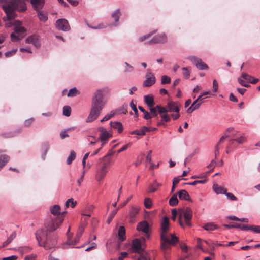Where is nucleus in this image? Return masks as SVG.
I'll return each instance as SVG.
<instances>
[{
	"label": "nucleus",
	"instance_id": "1",
	"mask_svg": "<svg viewBox=\"0 0 260 260\" xmlns=\"http://www.w3.org/2000/svg\"><path fill=\"white\" fill-rule=\"evenodd\" d=\"M63 215L55 220H50L46 226V230H38L36 234V239L39 246L43 247L45 249H50L56 244V236L52 232L55 231L63 222Z\"/></svg>",
	"mask_w": 260,
	"mask_h": 260
},
{
	"label": "nucleus",
	"instance_id": "2",
	"mask_svg": "<svg viewBox=\"0 0 260 260\" xmlns=\"http://www.w3.org/2000/svg\"><path fill=\"white\" fill-rule=\"evenodd\" d=\"M108 90L107 88H103L96 90L92 100L91 110L89 115L86 120V122H91L97 119L107 103L103 97L104 93Z\"/></svg>",
	"mask_w": 260,
	"mask_h": 260
},
{
	"label": "nucleus",
	"instance_id": "3",
	"mask_svg": "<svg viewBox=\"0 0 260 260\" xmlns=\"http://www.w3.org/2000/svg\"><path fill=\"white\" fill-rule=\"evenodd\" d=\"M169 230V221L165 217L161 223L160 240L161 249L167 250L172 245H174L178 242V238L173 234L168 233Z\"/></svg>",
	"mask_w": 260,
	"mask_h": 260
},
{
	"label": "nucleus",
	"instance_id": "4",
	"mask_svg": "<svg viewBox=\"0 0 260 260\" xmlns=\"http://www.w3.org/2000/svg\"><path fill=\"white\" fill-rule=\"evenodd\" d=\"M178 222L182 228H184L186 226H191L192 213L190 208H180L178 209Z\"/></svg>",
	"mask_w": 260,
	"mask_h": 260
},
{
	"label": "nucleus",
	"instance_id": "5",
	"mask_svg": "<svg viewBox=\"0 0 260 260\" xmlns=\"http://www.w3.org/2000/svg\"><path fill=\"white\" fill-rule=\"evenodd\" d=\"M239 135V134H237L236 132L234 131L232 128H229L226 129L225 133L222 137L220 139L218 143L217 144L215 147V158H217V156L219 153V149H220V144L223 142L224 140H225L226 138L229 137H236Z\"/></svg>",
	"mask_w": 260,
	"mask_h": 260
},
{
	"label": "nucleus",
	"instance_id": "6",
	"mask_svg": "<svg viewBox=\"0 0 260 260\" xmlns=\"http://www.w3.org/2000/svg\"><path fill=\"white\" fill-rule=\"evenodd\" d=\"M180 106V104L178 102L169 101L167 103L166 107H165V110H166V113H177L179 112V107Z\"/></svg>",
	"mask_w": 260,
	"mask_h": 260
},
{
	"label": "nucleus",
	"instance_id": "7",
	"mask_svg": "<svg viewBox=\"0 0 260 260\" xmlns=\"http://www.w3.org/2000/svg\"><path fill=\"white\" fill-rule=\"evenodd\" d=\"M145 241L144 239H135L133 241L131 250L134 252H138L141 253L143 250L144 249L142 246V243Z\"/></svg>",
	"mask_w": 260,
	"mask_h": 260
},
{
	"label": "nucleus",
	"instance_id": "8",
	"mask_svg": "<svg viewBox=\"0 0 260 260\" xmlns=\"http://www.w3.org/2000/svg\"><path fill=\"white\" fill-rule=\"evenodd\" d=\"M146 79L143 83V86L144 87H149L153 85L155 83V77L153 74H152L149 69L147 70V72L145 76Z\"/></svg>",
	"mask_w": 260,
	"mask_h": 260
},
{
	"label": "nucleus",
	"instance_id": "9",
	"mask_svg": "<svg viewBox=\"0 0 260 260\" xmlns=\"http://www.w3.org/2000/svg\"><path fill=\"white\" fill-rule=\"evenodd\" d=\"M98 129L101 132L98 140H100L102 142L101 146H103L108 142L109 139L111 136V135L103 127H99Z\"/></svg>",
	"mask_w": 260,
	"mask_h": 260
},
{
	"label": "nucleus",
	"instance_id": "10",
	"mask_svg": "<svg viewBox=\"0 0 260 260\" xmlns=\"http://www.w3.org/2000/svg\"><path fill=\"white\" fill-rule=\"evenodd\" d=\"M150 110V116L152 118L157 117L158 114H162V113H166L165 107L159 105H157L155 107L152 106L149 107Z\"/></svg>",
	"mask_w": 260,
	"mask_h": 260
},
{
	"label": "nucleus",
	"instance_id": "11",
	"mask_svg": "<svg viewBox=\"0 0 260 260\" xmlns=\"http://www.w3.org/2000/svg\"><path fill=\"white\" fill-rule=\"evenodd\" d=\"M189 59L199 70H203L208 68V66L204 63L200 58L195 56H190Z\"/></svg>",
	"mask_w": 260,
	"mask_h": 260
},
{
	"label": "nucleus",
	"instance_id": "12",
	"mask_svg": "<svg viewBox=\"0 0 260 260\" xmlns=\"http://www.w3.org/2000/svg\"><path fill=\"white\" fill-rule=\"evenodd\" d=\"M56 27L59 30L67 31L70 29L68 21L64 19H58L56 22Z\"/></svg>",
	"mask_w": 260,
	"mask_h": 260
},
{
	"label": "nucleus",
	"instance_id": "13",
	"mask_svg": "<svg viewBox=\"0 0 260 260\" xmlns=\"http://www.w3.org/2000/svg\"><path fill=\"white\" fill-rule=\"evenodd\" d=\"M25 42L28 44H31L36 47L39 48L40 46L39 37L36 35H33L26 38Z\"/></svg>",
	"mask_w": 260,
	"mask_h": 260
},
{
	"label": "nucleus",
	"instance_id": "14",
	"mask_svg": "<svg viewBox=\"0 0 260 260\" xmlns=\"http://www.w3.org/2000/svg\"><path fill=\"white\" fill-rule=\"evenodd\" d=\"M167 41V37L164 33L159 34L153 37L150 42L152 43H165Z\"/></svg>",
	"mask_w": 260,
	"mask_h": 260
},
{
	"label": "nucleus",
	"instance_id": "15",
	"mask_svg": "<svg viewBox=\"0 0 260 260\" xmlns=\"http://www.w3.org/2000/svg\"><path fill=\"white\" fill-rule=\"evenodd\" d=\"M107 172V170H106L98 166L95 173L96 180L99 182L103 180V179L105 177Z\"/></svg>",
	"mask_w": 260,
	"mask_h": 260
},
{
	"label": "nucleus",
	"instance_id": "16",
	"mask_svg": "<svg viewBox=\"0 0 260 260\" xmlns=\"http://www.w3.org/2000/svg\"><path fill=\"white\" fill-rule=\"evenodd\" d=\"M137 230L138 231H142L144 233H145L147 237H149L148 232H149V225L148 223L146 221H143L138 223L137 226Z\"/></svg>",
	"mask_w": 260,
	"mask_h": 260
},
{
	"label": "nucleus",
	"instance_id": "17",
	"mask_svg": "<svg viewBox=\"0 0 260 260\" xmlns=\"http://www.w3.org/2000/svg\"><path fill=\"white\" fill-rule=\"evenodd\" d=\"M14 30L18 34L24 33L26 29L22 26L21 22L19 20H15L13 23Z\"/></svg>",
	"mask_w": 260,
	"mask_h": 260
},
{
	"label": "nucleus",
	"instance_id": "18",
	"mask_svg": "<svg viewBox=\"0 0 260 260\" xmlns=\"http://www.w3.org/2000/svg\"><path fill=\"white\" fill-rule=\"evenodd\" d=\"M99 161L100 164L99 166L108 172V170L112 164V160L107 159L106 157H102L99 159Z\"/></svg>",
	"mask_w": 260,
	"mask_h": 260
},
{
	"label": "nucleus",
	"instance_id": "19",
	"mask_svg": "<svg viewBox=\"0 0 260 260\" xmlns=\"http://www.w3.org/2000/svg\"><path fill=\"white\" fill-rule=\"evenodd\" d=\"M30 2L36 11L41 10L45 4V0H30Z\"/></svg>",
	"mask_w": 260,
	"mask_h": 260
},
{
	"label": "nucleus",
	"instance_id": "20",
	"mask_svg": "<svg viewBox=\"0 0 260 260\" xmlns=\"http://www.w3.org/2000/svg\"><path fill=\"white\" fill-rule=\"evenodd\" d=\"M50 210L52 214L54 215H58V217H60L62 215H63V217H64V215L66 214V212H63L62 213H61L60 207L58 205H54L52 206H51Z\"/></svg>",
	"mask_w": 260,
	"mask_h": 260
},
{
	"label": "nucleus",
	"instance_id": "21",
	"mask_svg": "<svg viewBox=\"0 0 260 260\" xmlns=\"http://www.w3.org/2000/svg\"><path fill=\"white\" fill-rule=\"evenodd\" d=\"M110 126L116 129L118 133H121L123 129L122 123L118 121L111 122Z\"/></svg>",
	"mask_w": 260,
	"mask_h": 260
},
{
	"label": "nucleus",
	"instance_id": "22",
	"mask_svg": "<svg viewBox=\"0 0 260 260\" xmlns=\"http://www.w3.org/2000/svg\"><path fill=\"white\" fill-rule=\"evenodd\" d=\"M37 13V16L40 21L45 22L48 19L47 14L43 11L41 10H36Z\"/></svg>",
	"mask_w": 260,
	"mask_h": 260
},
{
	"label": "nucleus",
	"instance_id": "23",
	"mask_svg": "<svg viewBox=\"0 0 260 260\" xmlns=\"http://www.w3.org/2000/svg\"><path fill=\"white\" fill-rule=\"evenodd\" d=\"M178 194L179 198L181 200L191 201L188 193L185 190H181L178 192Z\"/></svg>",
	"mask_w": 260,
	"mask_h": 260
},
{
	"label": "nucleus",
	"instance_id": "24",
	"mask_svg": "<svg viewBox=\"0 0 260 260\" xmlns=\"http://www.w3.org/2000/svg\"><path fill=\"white\" fill-rule=\"evenodd\" d=\"M144 102L150 107L154 105L155 102L153 97L152 95H147L144 97Z\"/></svg>",
	"mask_w": 260,
	"mask_h": 260
},
{
	"label": "nucleus",
	"instance_id": "25",
	"mask_svg": "<svg viewBox=\"0 0 260 260\" xmlns=\"http://www.w3.org/2000/svg\"><path fill=\"white\" fill-rule=\"evenodd\" d=\"M213 189L217 194H225L227 191L226 189L222 186H218L217 184H214L213 186Z\"/></svg>",
	"mask_w": 260,
	"mask_h": 260
},
{
	"label": "nucleus",
	"instance_id": "26",
	"mask_svg": "<svg viewBox=\"0 0 260 260\" xmlns=\"http://www.w3.org/2000/svg\"><path fill=\"white\" fill-rule=\"evenodd\" d=\"M203 228L207 231H213L218 228L217 225L212 222L205 224Z\"/></svg>",
	"mask_w": 260,
	"mask_h": 260
},
{
	"label": "nucleus",
	"instance_id": "27",
	"mask_svg": "<svg viewBox=\"0 0 260 260\" xmlns=\"http://www.w3.org/2000/svg\"><path fill=\"white\" fill-rule=\"evenodd\" d=\"M118 236L121 241H123L126 239L125 230L123 226H120L118 232Z\"/></svg>",
	"mask_w": 260,
	"mask_h": 260
},
{
	"label": "nucleus",
	"instance_id": "28",
	"mask_svg": "<svg viewBox=\"0 0 260 260\" xmlns=\"http://www.w3.org/2000/svg\"><path fill=\"white\" fill-rule=\"evenodd\" d=\"M116 113H117V111L116 110H112V111H111L109 113L106 114L103 118V119L101 120V122H105V121H106L108 120L109 119H110V118H111L112 117L114 116L116 114Z\"/></svg>",
	"mask_w": 260,
	"mask_h": 260
},
{
	"label": "nucleus",
	"instance_id": "29",
	"mask_svg": "<svg viewBox=\"0 0 260 260\" xmlns=\"http://www.w3.org/2000/svg\"><path fill=\"white\" fill-rule=\"evenodd\" d=\"M154 34V32L150 33L147 35H144L142 37H141L139 38V41L140 42H144L145 43H152V42H150V40H148L151 36Z\"/></svg>",
	"mask_w": 260,
	"mask_h": 260
},
{
	"label": "nucleus",
	"instance_id": "30",
	"mask_svg": "<svg viewBox=\"0 0 260 260\" xmlns=\"http://www.w3.org/2000/svg\"><path fill=\"white\" fill-rule=\"evenodd\" d=\"M160 184L155 181L153 184L149 185L148 187V192H155L157 188L160 186Z\"/></svg>",
	"mask_w": 260,
	"mask_h": 260
},
{
	"label": "nucleus",
	"instance_id": "31",
	"mask_svg": "<svg viewBox=\"0 0 260 260\" xmlns=\"http://www.w3.org/2000/svg\"><path fill=\"white\" fill-rule=\"evenodd\" d=\"M10 157L7 155L0 156V169L9 160Z\"/></svg>",
	"mask_w": 260,
	"mask_h": 260
},
{
	"label": "nucleus",
	"instance_id": "32",
	"mask_svg": "<svg viewBox=\"0 0 260 260\" xmlns=\"http://www.w3.org/2000/svg\"><path fill=\"white\" fill-rule=\"evenodd\" d=\"M201 105V102L198 103V104H195L193 102L191 106L187 110V112L188 113H191L194 110L198 109Z\"/></svg>",
	"mask_w": 260,
	"mask_h": 260
},
{
	"label": "nucleus",
	"instance_id": "33",
	"mask_svg": "<svg viewBox=\"0 0 260 260\" xmlns=\"http://www.w3.org/2000/svg\"><path fill=\"white\" fill-rule=\"evenodd\" d=\"M16 233L15 232H13L10 236L8 238L7 240L5 241L3 244V246L5 247L10 244L12 240L16 237Z\"/></svg>",
	"mask_w": 260,
	"mask_h": 260
},
{
	"label": "nucleus",
	"instance_id": "34",
	"mask_svg": "<svg viewBox=\"0 0 260 260\" xmlns=\"http://www.w3.org/2000/svg\"><path fill=\"white\" fill-rule=\"evenodd\" d=\"M183 76L185 79H188L190 77L191 69L189 67H183L182 68Z\"/></svg>",
	"mask_w": 260,
	"mask_h": 260
},
{
	"label": "nucleus",
	"instance_id": "35",
	"mask_svg": "<svg viewBox=\"0 0 260 260\" xmlns=\"http://www.w3.org/2000/svg\"><path fill=\"white\" fill-rule=\"evenodd\" d=\"M238 137H239L237 138L234 139L232 141V143H233L234 141H235L238 143L239 144H242L245 141L246 138L243 134H239V135Z\"/></svg>",
	"mask_w": 260,
	"mask_h": 260
},
{
	"label": "nucleus",
	"instance_id": "36",
	"mask_svg": "<svg viewBox=\"0 0 260 260\" xmlns=\"http://www.w3.org/2000/svg\"><path fill=\"white\" fill-rule=\"evenodd\" d=\"M139 213V209L135 207L132 206L131 209V211L129 214V217L133 219L136 217V216Z\"/></svg>",
	"mask_w": 260,
	"mask_h": 260
},
{
	"label": "nucleus",
	"instance_id": "37",
	"mask_svg": "<svg viewBox=\"0 0 260 260\" xmlns=\"http://www.w3.org/2000/svg\"><path fill=\"white\" fill-rule=\"evenodd\" d=\"M76 156V153L74 151H71L69 156L67 159V164L70 165L75 159Z\"/></svg>",
	"mask_w": 260,
	"mask_h": 260
},
{
	"label": "nucleus",
	"instance_id": "38",
	"mask_svg": "<svg viewBox=\"0 0 260 260\" xmlns=\"http://www.w3.org/2000/svg\"><path fill=\"white\" fill-rule=\"evenodd\" d=\"M178 203V200L177 197V194H174L173 196L170 198L169 200V204L172 206H174L176 205Z\"/></svg>",
	"mask_w": 260,
	"mask_h": 260
},
{
	"label": "nucleus",
	"instance_id": "39",
	"mask_svg": "<svg viewBox=\"0 0 260 260\" xmlns=\"http://www.w3.org/2000/svg\"><path fill=\"white\" fill-rule=\"evenodd\" d=\"M76 204L77 202L74 201L73 198H70L67 200V201L66 202L65 206L66 207H69L70 206L71 207L73 208Z\"/></svg>",
	"mask_w": 260,
	"mask_h": 260
},
{
	"label": "nucleus",
	"instance_id": "40",
	"mask_svg": "<svg viewBox=\"0 0 260 260\" xmlns=\"http://www.w3.org/2000/svg\"><path fill=\"white\" fill-rule=\"evenodd\" d=\"M149 129L146 126H142L140 129L136 130L137 132V135L138 136H143L145 135L147 131H149Z\"/></svg>",
	"mask_w": 260,
	"mask_h": 260
},
{
	"label": "nucleus",
	"instance_id": "41",
	"mask_svg": "<svg viewBox=\"0 0 260 260\" xmlns=\"http://www.w3.org/2000/svg\"><path fill=\"white\" fill-rule=\"evenodd\" d=\"M71 109L69 106H65L63 108V114L67 117H69L71 115Z\"/></svg>",
	"mask_w": 260,
	"mask_h": 260
},
{
	"label": "nucleus",
	"instance_id": "42",
	"mask_svg": "<svg viewBox=\"0 0 260 260\" xmlns=\"http://www.w3.org/2000/svg\"><path fill=\"white\" fill-rule=\"evenodd\" d=\"M120 14H121L119 9L116 10L112 14V17L114 19L116 22L118 21Z\"/></svg>",
	"mask_w": 260,
	"mask_h": 260
},
{
	"label": "nucleus",
	"instance_id": "43",
	"mask_svg": "<svg viewBox=\"0 0 260 260\" xmlns=\"http://www.w3.org/2000/svg\"><path fill=\"white\" fill-rule=\"evenodd\" d=\"M79 94V91L77 90L76 88H73L71 89L68 93V96L69 97H73L76 96V95Z\"/></svg>",
	"mask_w": 260,
	"mask_h": 260
},
{
	"label": "nucleus",
	"instance_id": "44",
	"mask_svg": "<svg viewBox=\"0 0 260 260\" xmlns=\"http://www.w3.org/2000/svg\"><path fill=\"white\" fill-rule=\"evenodd\" d=\"M160 117L165 122H169L171 120L170 116L167 113H162L160 114Z\"/></svg>",
	"mask_w": 260,
	"mask_h": 260
},
{
	"label": "nucleus",
	"instance_id": "45",
	"mask_svg": "<svg viewBox=\"0 0 260 260\" xmlns=\"http://www.w3.org/2000/svg\"><path fill=\"white\" fill-rule=\"evenodd\" d=\"M144 206L145 208L150 209L152 206L151 200L150 198H146L144 200Z\"/></svg>",
	"mask_w": 260,
	"mask_h": 260
},
{
	"label": "nucleus",
	"instance_id": "46",
	"mask_svg": "<svg viewBox=\"0 0 260 260\" xmlns=\"http://www.w3.org/2000/svg\"><path fill=\"white\" fill-rule=\"evenodd\" d=\"M171 82V79L170 77L166 75H163L161 77V83L162 84H168Z\"/></svg>",
	"mask_w": 260,
	"mask_h": 260
},
{
	"label": "nucleus",
	"instance_id": "47",
	"mask_svg": "<svg viewBox=\"0 0 260 260\" xmlns=\"http://www.w3.org/2000/svg\"><path fill=\"white\" fill-rule=\"evenodd\" d=\"M224 194L226 196L227 198L230 200L236 201L237 200V198L235 196H234L233 194L231 193L227 192V191H226Z\"/></svg>",
	"mask_w": 260,
	"mask_h": 260
},
{
	"label": "nucleus",
	"instance_id": "48",
	"mask_svg": "<svg viewBox=\"0 0 260 260\" xmlns=\"http://www.w3.org/2000/svg\"><path fill=\"white\" fill-rule=\"evenodd\" d=\"M84 231V226L80 225L78 230L76 234V236L81 238Z\"/></svg>",
	"mask_w": 260,
	"mask_h": 260
},
{
	"label": "nucleus",
	"instance_id": "49",
	"mask_svg": "<svg viewBox=\"0 0 260 260\" xmlns=\"http://www.w3.org/2000/svg\"><path fill=\"white\" fill-rule=\"evenodd\" d=\"M250 230L256 233H260V226L250 225Z\"/></svg>",
	"mask_w": 260,
	"mask_h": 260
},
{
	"label": "nucleus",
	"instance_id": "50",
	"mask_svg": "<svg viewBox=\"0 0 260 260\" xmlns=\"http://www.w3.org/2000/svg\"><path fill=\"white\" fill-rule=\"evenodd\" d=\"M241 77L243 79L246 80V81H248L249 83L251 82V79H252V76L249 75L248 74H247L246 73H242Z\"/></svg>",
	"mask_w": 260,
	"mask_h": 260
},
{
	"label": "nucleus",
	"instance_id": "51",
	"mask_svg": "<svg viewBox=\"0 0 260 260\" xmlns=\"http://www.w3.org/2000/svg\"><path fill=\"white\" fill-rule=\"evenodd\" d=\"M125 64L126 66V67H125V68L124 69V72H131L133 71L134 67L132 66L129 64L127 62H125Z\"/></svg>",
	"mask_w": 260,
	"mask_h": 260
},
{
	"label": "nucleus",
	"instance_id": "52",
	"mask_svg": "<svg viewBox=\"0 0 260 260\" xmlns=\"http://www.w3.org/2000/svg\"><path fill=\"white\" fill-rule=\"evenodd\" d=\"M130 106H131V108L133 109V110L134 111V112L136 115V116H138V111L137 109L136 105L134 103L133 101H132L130 103Z\"/></svg>",
	"mask_w": 260,
	"mask_h": 260
},
{
	"label": "nucleus",
	"instance_id": "53",
	"mask_svg": "<svg viewBox=\"0 0 260 260\" xmlns=\"http://www.w3.org/2000/svg\"><path fill=\"white\" fill-rule=\"evenodd\" d=\"M206 182V180H196L191 182L186 183V184L189 185H195L198 183H205Z\"/></svg>",
	"mask_w": 260,
	"mask_h": 260
},
{
	"label": "nucleus",
	"instance_id": "54",
	"mask_svg": "<svg viewBox=\"0 0 260 260\" xmlns=\"http://www.w3.org/2000/svg\"><path fill=\"white\" fill-rule=\"evenodd\" d=\"M178 210H177L176 209H173L172 210V219L173 220L175 221L176 220L177 215L178 216Z\"/></svg>",
	"mask_w": 260,
	"mask_h": 260
},
{
	"label": "nucleus",
	"instance_id": "55",
	"mask_svg": "<svg viewBox=\"0 0 260 260\" xmlns=\"http://www.w3.org/2000/svg\"><path fill=\"white\" fill-rule=\"evenodd\" d=\"M223 226L227 228H238L240 227V224L239 223H233L232 224H223Z\"/></svg>",
	"mask_w": 260,
	"mask_h": 260
},
{
	"label": "nucleus",
	"instance_id": "56",
	"mask_svg": "<svg viewBox=\"0 0 260 260\" xmlns=\"http://www.w3.org/2000/svg\"><path fill=\"white\" fill-rule=\"evenodd\" d=\"M213 91L214 92H216L218 90V84L215 79L213 81Z\"/></svg>",
	"mask_w": 260,
	"mask_h": 260
},
{
	"label": "nucleus",
	"instance_id": "57",
	"mask_svg": "<svg viewBox=\"0 0 260 260\" xmlns=\"http://www.w3.org/2000/svg\"><path fill=\"white\" fill-rule=\"evenodd\" d=\"M85 170H83V171L81 174V176H80V178H79L77 180V183L79 185H81V183L82 182V181L83 180V178H84V176L85 175Z\"/></svg>",
	"mask_w": 260,
	"mask_h": 260
},
{
	"label": "nucleus",
	"instance_id": "58",
	"mask_svg": "<svg viewBox=\"0 0 260 260\" xmlns=\"http://www.w3.org/2000/svg\"><path fill=\"white\" fill-rule=\"evenodd\" d=\"M17 51V49H13L11 51H7L6 52H5V55L6 56V57H10L12 55H13V54H14L15 53V52H16Z\"/></svg>",
	"mask_w": 260,
	"mask_h": 260
},
{
	"label": "nucleus",
	"instance_id": "59",
	"mask_svg": "<svg viewBox=\"0 0 260 260\" xmlns=\"http://www.w3.org/2000/svg\"><path fill=\"white\" fill-rule=\"evenodd\" d=\"M238 81L242 86H243L246 87H248L249 86V85L248 84L246 83L241 78H239L238 79Z\"/></svg>",
	"mask_w": 260,
	"mask_h": 260
},
{
	"label": "nucleus",
	"instance_id": "60",
	"mask_svg": "<svg viewBox=\"0 0 260 260\" xmlns=\"http://www.w3.org/2000/svg\"><path fill=\"white\" fill-rule=\"evenodd\" d=\"M114 153V152L112 150H111L103 157H106V159H111L110 158V157L112 156L113 155Z\"/></svg>",
	"mask_w": 260,
	"mask_h": 260
},
{
	"label": "nucleus",
	"instance_id": "61",
	"mask_svg": "<svg viewBox=\"0 0 260 260\" xmlns=\"http://www.w3.org/2000/svg\"><path fill=\"white\" fill-rule=\"evenodd\" d=\"M216 165V162L215 160H212L207 167L210 170H213L215 168Z\"/></svg>",
	"mask_w": 260,
	"mask_h": 260
},
{
	"label": "nucleus",
	"instance_id": "62",
	"mask_svg": "<svg viewBox=\"0 0 260 260\" xmlns=\"http://www.w3.org/2000/svg\"><path fill=\"white\" fill-rule=\"evenodd\" d=\"M10 37L11 38V40L13 42H16L20 40V38L13 33L11 34Z\"/></svg>",
	"mask_w": 260,
	"mask_h": 260
},
{
	"label": "nucleus",
	"instance_id": "63",
	"mask_svg": "<svg viewBox=\"0 0 260 260\" xmlns=\"http://www.w3.org/2000/svg\"><path fill=\"white\" fill-rule=\"evenodd\" d=\"M36 257L35 254H30L25 257V260H35Z\"/></svg>",
	"mask_w": 260,
	"mask_h": 260
},
{
	"label": "nucleus",
	"instance_id": "64",
	"mask_svg": "<svg viewBox=\"0 0 260 260\" xmlns=\"http://www.w3.org/2000/svg\"><path fill=\"white\" fill-rule=\"evenodd\" d=\"M17 259V256L16 255H11L9 257H4L3 258V260H16Z\"/></svg>",
	"mask_w": 260,
	"mask_h": 260
}]
</instances>
